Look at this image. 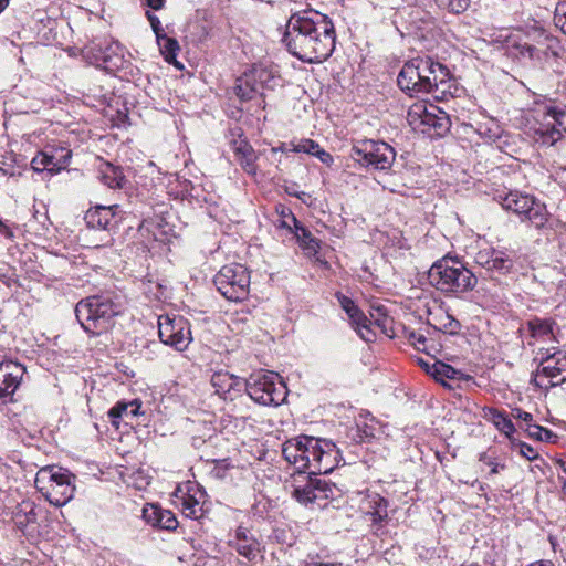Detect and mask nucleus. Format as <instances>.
I'll use <instances>...</instances> for the list:
<instances>
[{"label":"nucleus","instance_id":"nucleus-25","mask_svg":"<svg viewBox=\"0 0 566 566\" xmlns=\"http://www.w3.org/2000/svg\"><path fill=\"white\" fill-rule=\"evenodd\" d=\"M289 218L293 222L294 226V234L300 247L307 255H314L319 250V240H317L310 230L301 224V222L294 217V214L289 211Z\"/></svg>","mask_w":566,"mask_h":566},{"label":"nucleus","instance_id":"nucleus-59","mask_svg":"<svg viewBox=\"0 0 566 566\" xmlns=\"http://www.w3.org/2000/svg\"><path fill=\"white\" fill-rule=\"evenodd\" d=\"M374 437V430L369 428L368 426H365L363 429V434H359L360 441H363L365 438H373Z\"/></svg>","mask_w":566,"mask_h":566},{"label":"nucleus","instance_id":"nucleus-52","mask_svg":"<svg viewBox=\"0 0 566 566\" xmlns=\"http://www.w3.org/2000/svg\"><path fill=\"white\" fill-rule=\"evenodd\" d=\"M409 339L412 342V344L420 350L422 349L421 346L424 345L427 338L424 335L416 332H411L409 335Z\"/></svg>","mask_w":566,"mask_h":566},{"label":"nucleus","instance_id":"nucleus-32","mask_svg":"<svg viewBox=\"0 0 566 566\" xmlns=\"http://www.w3.org/2000/svg\"><path fill=\"white\" fill-rule=\"evenodd\" d=\"M513 260L505 252L494 249L489 271L506 273L513 268Z\"/></svg>","mask_w":566,"mask_h":566},{"label":"nucleus","instance_id":"nucleus-43","mask_svg":"<svg viewBox=\"0 0 566 566\" xmlns=\"http://www.w3.org/2000/svg\"><path fill=\"white\" fill-rule=\"evenodd\" d=\"M527 431L531 437L539 441H549L554 437L551 430L538 424H530Z\"/></svg>","mask_w":566,"mask_h":566},{"label":"nucleus","instance_id":"nucleus-56","mask_svg":"<svg viewBox=\"0 0 566 566\" xmlns=\"http://www.w3.org/2000/svg\"><path fill=\"white\" fill-rule=\"evenodd\" d=\"M282 218L283 219L280 221V227L286 228L290 231L294 232V226L292 227L293 222L289 218V212L287 213L282 212Z\"/></svg>","mask_w":566,"mask_h":566},{"label":"nucleus","instance_id":"nucleus-33","mask_svg":"<svg viewBox=\"0 0 566 566\" xmlns=\"http://www.w3.org/2000/svg\"><path fill=\"white\" fill-rule=\"evenodd\" d=\"M160 46V51L165 56V60L169 63H172L176 59L177 52L179 51V43L176 39L167 36L165 33L160 38V42H158Z\"/></svg>","mask_w":566,"mask_h":566},{"label":"nucleus","instance_id":"nucleus-5","mask_svg":"<svg viewBox=\"0 0 566 566\" xmlns=\"http://www.w3.org/2000/svg\"><path fill=\"white\" fill-rule=\"evenodd\" d=\"M120 305L109 296L95 295L80 301L75 306V316L82 328L91 336H99L111 331Z\"/></svg>","mask_w":566,"mask_h":566},{"label":"nucleus","instance_id":"nucleus-58","mask_svg":"<svg viewBox=\"0 0 566 566\" xmlns=\"http://www.w3.org/2000/svg\"><path fill=\"white\" fill-rule=\"evenodd\" d=\"M148 7L154 10H159L163 8L165 0H146Z\"/></svg>","mask_w":566,"mask_h":566},{"label":"nucleus","instance_id":"nucleus-15","mask_svg":"<svg viewBox=\"0 0 566 566\" xmlns=\"http://www.w3.org/2000/svg\"><path fill=\"white\" fill-rule=\"evenodd\" d=\"M555 40L544 32L535 34L534 42H522L515 45L516 56L534 63L547 60Z\"/></svg>","mask_w":566,"mask_h":566},{"label":"nucleus","instance_id":"nucleus-34","mask_svg":"<svg viewBox=\"0 0 566 566\" xmlns=\"http://www.w3.org/2000/svg\"><path fill=\"white\" fill-rule=\"evenodd\" d=\"M181 500L182 513L185 516L196 520L202 516V506L192 495H185Z\"/></svg>","mask_w":566,"mask_h":566},{"label":"nucleus","instance_id":"nucleus-60","mask_svg":"<svg viewBox=\"0 0 566 566\" xmlns=\"http://www.w3.org/2000/svg\"><path fill=\"white\" fill-rule=\"evenodd\" d=\"M527 566H553V564L551 562L541 560V562L532 563Z\"/></svg>","mask_w":566,"mask_h":566},{"label":"nucleus","instance_id":"nucleus-24","mask_svg":"<svg viewBox=\"0 0 566 566\" xmlns=\"http://www.w3.org/2000/svg\"><path fill=\"white\" fill-rule=\"evenodd\" d=\"M142 402L138 399L132 401H118L108 410V418L113 427L119 428L123 418H134L140 415Z\"/></svg>","mask_w":566,"mask_h":566},{"label":"nucleus","instance_id":"nucleus-3","mask_svg":"<svg viewBox=\"0 0 566 566\" xmlns=\"http://www.w3.org/2000/svg\"><path fill=\"white\" fill-rule=\"evenodd\" d=\"M449 70L430 56H418L407 62L398 74L399 87L409 93L444 95L451 87Z\"/></svg>","mask_w":566,"mask_h":566},{"label":"nucleus","instance_id":"nucleus-45","mask_svg":"<svg viewBox=\"0 0 566 566\" xmlns=\"http://www.w3.org/2000/svg\"><path fill=\"white\" fill-rule=\"evenodd\" d=\"M319 147L317 143L312 139H303L301 140L294 148L297 153H306L314 156L316 149Z\"/></svg>","mask_w":566,"mask_h":566},{"label":"nucleus","instance_id":"nucleus-19","mask_svg":"<svg viewBox=\"0 0 566 566\" xmlns=\"http://www.w3.org/2000/svg\"><path fill=\"white\" fill-rule=\"evenodd\" d=\"M230 547L248 560H253L260 553V544L251 532L239 526L235 531L234 537L229 541Z\"/></svg>","mask_w":566,"mask_h":566},{"label":"nucleus","instance_id":"nucleus-12","mask_svg":"<svg viewBox=\"0 0 566 566\" xmlns=\"http://www.w3.org/2000/svg\"><path fill=\"white\" fill-rule=\"evenodd\" d=\"M158 335L163 344L178 352L187 349L192 339L188 322L182 317L168 315L158 317Z\"/></svg>","mask_w":566,"mask_h":566},{"label":"nucleus","instance_id":"nucleus-4","mask_svg":"<svg viewBox=\"0 0 566 566\" xmlns=\"http://www.w3.org/2000/svg\"><path fill=\"white\" fill-rule=\"evenodd\" d=\"M429 283L444 294H461L472 291L476 276L463 263L449 254L437 260L428 271Z\"/></svg>","mask_w":566,"mask_h":566},{"label":"nucleus","instance_id":"nucleus-40","mask_svg":"<svg viewBox=\"0 0 566 566\" xmlns=\"http://www.w3.org/2000/svg\"><path fill=\"white\" fill-rule=\"evenodd\" d=\"M245 76L238 78V83L234 87L237 96L242 101H249L253 97L254 93H258L256 90H252V83L248 86L245 83Z\"/></svg>","mask_w":566,"mask_h":566},{"label":"nucleus","instance_id":"nucleus-53","mask_svg":"<svg viewBox=\"0 0 566 566\" xmlns=\"http://www.w3.org/2000/svg\"><path fill=\"white\" fill-rule=\"evenodd\" d=\"M314 156L317 157L323 164L331 165L333 163L332 155L322 149L321 147L316 149Z\"/></svg>","mask_w":566,"mask_h":566},{"label":"nucleus","instance_id":"nucleus-9","mask_svg":"<svg viewBox=\"0 0 566 566\" xmlns=\"http://www.w3.org/2000/svg\"><path fill=\"white\" fill-rule=\"evenodd\" d=\"M352 158L364 167L387 170L395 161L396 151L385 142L364 139L353 146Z\"/></svg>","mask_w":566,"mask_h":566},{"label":"nucleus","instance_id":"nucleus-20","mask_svg":"<svg viewBox=\"0 0 566 566\" xmlns=\"http://www.w3.org/2000/svg\"><path fill=\"white\" fill-rule=\"evenodd\" d=\"M252 82V90H274L280 84L276 72L264 65H255L250 73L245 74L244 83L249 86Z\"/></svg>","mask_w":566,"mask_h":566},{"label":"nucleus","instance_id":"nucleus-11","mask_svg":"<svg viewBox=\"0 0 566 566\" xmlns=\"http://www.w3.org/2000/svg\"><path fill=\"white\" fill-rule=\"evenodd\" d=\"M565 116L566 112L555 106H545L542 113L537 111V117L541 119L536 118L530 128L534 142L543 146H553L557 143L563 136L559 127L563 126Z\"/></svg>","mask_w":566,"mask_h":566},{"label":"nucleus","instance_id":"nucleus-38","mask_svg":"<svg viewBox=\"0 0 566 566\" xmlns=\"http://www.w3.org/2000/svg\"><path fill=\"white\" fill-rule=\"evenodd\" d=\"M163 511L164 509L160 506L150 504L143 510V517L148 524L158 527V524L160 523L159 513Z\"/></svg>","mask_w":566,"mask_h":566},{"label":"nucleus","instance_id":"nucleus-46","mask_svg":"<svg viewBox=\"0 0 566 566\" xmlns=\"http://www.w3.org/2000/svg\"><path fill=\"white\" fill-rule=\"evenodd\" d=\"M216 464L211 470L210 474L218 480H222L226 478L227 471L229 469V463L226 459L214 461Z\"/></svg>","mask_w":566,"mask_h":566},{"label":"nucleus","instance_id":"nucleus-62","mask_svg":"<svg viewBox=\"0 0 566 566\" xmlns=\"http://www.w3.org/2000/svg\"><path fill=\"white\" fill-rule=\"evenodd\" d=\"M560 486H562L563 497L566 499V482H563V484H560Z\"/></svg>","mask_w":566,"mask_h":566},{"label":"nucleus","instance_id":"nucleus-41","mask_svg":"<svg viewBox=\"0 0 566 566\" xmlns=\"http://www.w3.org/2000/svg\"><path fill=\"white\" fill-rule=\"evenodd\" d=\"M160 523L158 524L159 528L172 531L178 526V521L175 516V514L169 511L165 510L159 513Z\"/></svg>","mask_w":566,"mask_h":566},{"label":"nucleus","instance_id":"nucleus-16","mask_svg":"<svg viewBox=\"0 0 566 566\" xmlns=\"http://www.w3.org/2000/svg\"><path fill=\"white\" fill-rule=\"evenodd\" d=\"M119 206H97L94 209H90L86 211L84 220L88 228L112 231L114 230L119 221L122 220V216H119Z\"/></svg>","mask_w":566,"mask_h":566},{"label":"nucleus","instance_id":"nucleus-47","mask_svg":"<svg viewBox=\"0 0 566 566\" xmlns=\"http://www.w3.org/2000/svg\"><path fill=\"white\" fill-rule=\"evenodd\" d=\"M516 448L518 449L520 454L527 460L532 461L538 458L537 451L528 443L518 442Z\"/></svg>","mask_w":566,"mask_h":566},{"label":"nucleus","instance_id":"nucleus-22","mask_svg":"<svg viewBox=\"0 0 566 566\" xmlns=\"http://www.w3.org/2000/svg\"><path fill=\"white\" fill-rule=\"evenodd\" d=\"M211 385L214 388L216 394L223 397L224 399H233L232 394H237L241 390L242 381L239 377L228 371H216L211 376Z\"/></svg>","mask_w":566,"mask_h":566},{"label":"nucleus","instance_id":"nucleus-1","mask_svg":"<svg viewBox=\"0 0 566 566\" xmlns=\"http://www.w3.org/2000/svg\"><path fill=\"white\" fill-rule=\"evenodd\" d=\"M287 51L306 63H322L335 50L336 33L332 19L313 9L293 13L282 39Z\"/></svg>","mask_w":566,"mask_h":566},{"label":"nucleus","instance_id":"nucleus-7","mask_svg":"<svg viewBox=\"0 0 566 566\" xmlns=\"http://www.w3.org/2000/svg\"><path fill=\"white\" fill-rule=\"evenodd\" d=\"M244 386L249 397L263 406H279L287 395L285 384L273 371L254 373L245 380Z\"/></svg>","mask_w":566,"mask_h":566},{"label":"nucleus","instance_id":"nucleus-37","mask_svg":"<svg viewBox=\"0 0 566 566\" xmlns=\"http://www.w3.org/2000/svg\"><path fill=\"white\" fill-rule=\"evenodd\" d=\"M439 8L460 14L468 10L471 0H434Z\"/></svg>","mask_w":566,"mask_h":566},{"label":"nucleus","instance_id":"nucleus-49","mask_svg":"<svg viewBox=\"0 0 566 566\" xmlns=\"http://www.w3.org/2000/svg\"><path fill=\"white\" fill-rule=\"evenodd\" d=\"M337 300L347 315H349L350 313L355 312V310L358 308L349 297L343 294H337Z\"/></svg>","mask_w":566,"mask_h":566},{"label":"nucleus","instance_id":"nucleus-54","mask_svg":"<svg viewBox=\"0 0 566 566\" xmlns=\"http://www.w3.org/2000/svg\"><path fill=\"white\" fill-rule=\"evenodd\" d=\"M448 318H449V323L444 325L446 331L449 334H457L460 329V323L452 317H448Z\"/></svg>","mask_w":566,"mask_h":566},{"label":"nucleus","instance_id":"nucleus-51","mask_svg":"<svg viewBox=\"0 0 566 566\" xmlns=\"http://www.w3.org/2000/svg\"><path fill=\"white\" fill-rule=\"evenodd\" d=\"M513 416H514V418L520 419L523 422H525L528 427H530V424H532L531 422L533 420V416L530 412H526L522 409H515V410H513Z\"/></svg>","mask_w":566,"mask_h":566},{"label":"nucleus","instance_id":"nucleus-17","mask_svg":"<svg viewBox=\"0 0 566 566\" xmlns=\"http://www.w3.org/2000/svg\"><path fill=\"white\" fill-rule=\"evenodd\" d=\"M363 510L370 521V527L376 536L384 534V523L388 520V501L378 493H371L363 502Z\"/></svg>","mask_w":566,"mask_h":566},{"label":"nucleus","instance_id":"nucleus-31","mask_svg":"<svg viewBox=\"0 0 566 566\" xmlns=\"http://www.w3.org/2000/svg\"><path fill=\"white\" fill-rule=\"evenodd\" d=\"M489 415L496 429L504 433L506 437H511L514 433L515 427L513 422L503 412L497 409L490 408Z\"/></svg>","mask_w":566,"mask_h":566},{"label":"nucleus","instance_id":"nucleus-63","mask_svg":"<svg viewBox=\"0 0 566 566\" xmlns=\"http://www.w3.org/2000/svg\"><path fill=\"white\" fill-rule=\"evenodd\" d=\"M479 490L480 491H485L486 490V486L482 483H479Z\"/></svg>","mask_w":566,"mask_h":566},{"label":"nucleus","instance_id":"nucleus-39","mask_svg":"<svg viewBox=\"0 0 566 566\" xmlns=\"http://www.w3.org/2000/svg\"><path fill=\"white\" fill-rule=\"evenodd\" d=\"M554 22L555 25L566 34V0H562L557 3L554 13Z\"/></svg>","mask_w":566,"mask_h":566},{"label":"nucleus","instance_id":"nucleus-21","mask_svg":"<svg viewBox=\"0 0 566 566\" xmlns=\"http://www.w3.org/2000/svg\"><path fill=\"white\" fill-rule=\"evenodd\" d=\"M408 117L412 124H415L416 119H420V124L433 127L439 130V133L448 129V118L447 116L440 112V116L428 111V108L422 104H415L408 112Z\"/></svg>","mask_w":566,"mask_h":566},{"label":"nucleus","instance_id":"nucleus-18","mask_svg":"<svg viewBox=\"0 0 566 566\" xmlns=\"http://www.w3.org/2000/svg\"><path fill=\"white\" fill-rule=\"evenodd\" d=\"M25 368L23 365L4 360L0 363V398L11 397L19 388Z\"/></svg>","mask_w":566,"mask_h":566},{"label":"nucleus","instance_id":"nucleus-57","mask_svg":"<svg viewBox=\"0 0 566 566\" xmlns=\"http://www.w3.org/2000/svg\"><path fill=\"white\" fill-rule=\"evenodd\" d=\"M418 364L424 369V371L427 374H429L430 376H432L434 378V373H433V368H432L433 363L424 361L422 358H419Z\"/></svg>","mask_w":566,"mask_h":566},{"label":"nucleus","instance_id":"nucleus-23","mask_svg":"<svg viewBox=\"0 0 566 566\" xmlns=\"http://www.w3.org/2000/svg\"><path fill=\"white\" fill-rule=\"evenodd\" d=\"M96 48L98 50L96 60L102 62L105 69L113 70L123 66L124 49L118 42L98 43Z\"/></svg>","mask_w":566,"mask_h":566},{"label":"nucleus","instance_id":"nucleus-6","mask_svg":"<svg viewBox=\"0 0 566 566\" xmlns=\"http://www.w3.org/2000/svg\"><path fill=\"white\" fill-rule=\"evenodd\" d=\"M75 475L69 470L46 465L41 468L34 479L36 490L54 506L67 504L75 492Z\"/></svg>","mask_w":566,"mask_h":566},{"label":"nucleus","instance_id":"nucleus-29","mask_svg":"<svg viewBox=\"0 0 566 566\" xmlns=\"http://www.w3.org/2000/svg\"><path fill=\"white\" fill-rule=\"evenodd\" d=\"M554 325L555 322L553 319H543L539 317H533L526 322V327L531 336L537 339L552 336Z\"/></svg>","mask_w":566,"mask_h":566},{"label":"nucleus","instance_id":"nucleus-10","mask_svg":"<svg viewBox=\"0 0 566 566\" xmlns=\"http://www.w3.org/2000/svg\"><path fill=\"white\" fill-rule=\"evenodd\" d=\"M502 207L527 220L534 227L542 228L547 221L546 207L534 197L518 191H510L501 201Z\"/></svg>","mask_w":566,"mask_h":566},{"label":"nucleus","instance_id":"nucleus-26","mask_svg":"<svg viewBox=\"0 0 566 566\" xmlns=\"http://www.w3.org/2000/svg\"><path fill=\"white\" fill-rule=\"evenodd\" d=\"M44 160L48 165V171L56 174L64 169L71 159V150L64 147H46L42 150Z\"/></svg>","mask_w":566,"mask_h":566},{"label":"nucleus","instance_id":"nucleus-61","mask_svg":"<svg viewBox=\"0 0 566 566\" xmlns=\"http://www.w3.org/2000/svg\"><path fill=\"white\" fill-rule=\"evenodd\" d=\"M9 0H0V13L8 7Z\"/></svg>","mask_w":566,"mask_h":566},{"label":"nucleus","instance_id":"nucleus-35","mask_svg":"<svg viewBox=\"0 0 566 566\" xmlns=\"http://www.w3.org/2000/svg\"><path fill=\"white\" fill-rule=\"evenodd\" d=\"M478 133L488 142H495L502 135V129L496 122L490 120L485 124H480Z\"/></svg>","mask_w":566,"mask_h":566},{"label":"nucleus","instance_id":"nucleus-64","mask_svg":"<svg viewBox=\"0 0 566 566\" xmlns=\"http://www.w3.org/2000/svg\"><path fill=\"white\" fill-rule=\"evenodd\" d=\"M564 92L566 94V80H565V84H564Z\"/></svg>","mask_w":566,"mask_h":566},{"label":"nucleus","instance_id":"nucleus-42","mask_svg":"<svg viewBox=\"0 0 566 566\" xmlns=\"http://www.w3.org/2000/svg\"><path fill=\"white\" fill-rule=\"evenodd\" d=\"M348 317L350 318L352 324L355 325L356 328H358L360 336L363 338H366L365 334L361 331L363 328H365L367 332H369L367 327L368 319L365 316V314L359 308H357L355 310V312L350 313Z\"/></svg>","mask_w":566,"mask_h":566},{"label":"nucleus","instance_id":"nucleus-55","mask_svg":"<svg viewBox=\"0 0 566 566\" xmlns=\"http://www.w3.org/2000/svg\"><path fill=\"white\" fill-rule=\"evenodd\" d=\"M304 566H344L342 563H335V562H332V563H323V562H319L315 558H311L310 560H306L304 563Z\"/></svg>","mask_w":566,"mask_h":566},{"label":"nucleus","instance_id":"nucleus-27","mask_svg":"<svg viewBox=\"0 0 566 566\" xmlns=\"http://www.w3.org/2000/svg\"><path fill=\"white\" fill-rule=\"evenodd\" d=\"M233 151L239 160L241 167L248 172V174H255L256 168L254 160L256 158L255 153L253 148L249 145V143L244 139L234 140L233 142Z\"/></svg>","mask_w":566,"mask_h":566},{"label":"nucleus","instance_id":"nucleus-2","mask_svg":"<svg viewBox=\"0 0 566 566\" xmlns=\"http://www.w3.org/2000/svg\"><path fill=\"white\" fill-rule=\"evenodd\" d=\"M282 454L300 472L327 474L334 470L340 459L336 444L327 439L300 436L283 443Z\"/></svg>","mask_w":566,"mask_h":566},{"label":"nucleus","instance_id":"nucleus-30","mask_svg":"<svg viewBox=\"0 0 566 566\" xmlns=\"http://www.w3.org/2000/svg\"><path fill=\"white\" fill-rule=\"evenodd\" d=\"M432 368L434 373V379L444 386L447 385L444 381L446 379H460L463 376L460 370L439 360L433 361Z\"/></svg>","mask_w":566,"mask_h":566},{"label":"nucleus","instance_id":"nucleus-36","mask_svg":"<svg viewBox=\"0 0 566 566\" xmlns=\"http://www.w3.org/2000/svg\"><path fill=\"white\" fill-rule=\"evenodd\" d=\"M479 461L490 468L489 473L485 475L489 480H492L493 475L499 474L501 471L506 469L505 463L500 462L496 458H493L485 452L479 455Z\"/></svg>","mask_w":566,"mask_h":566},{"label":"nucleus","instance_id":"nucleus-50","mask_svg":"<svg viewBox=\"0 0 566 566\" xmlns=\"http://www.w3.org/2000/svg\"><path fill=\"white\" fill-rule=\"evenodd\" d=\"M31 167L34 171H48V165L44 160V154L43 151L38 153V155L32 159Z\"/></svg>","mask_w":566,"mask_h":566},{"label":"nucleus","instance_id":"nucleus-14","mask_svg":"<svg viewBox=\"0 0 566 566\" xmlns=\"http://www.w3.org/2000/svg\"><path fill=\"white\" fill-rule=\"evenodd\" d=\"M332 489L329 484L314 474L300 475L295 479L292 495L301 504L308 505L317 500L329 497Z\"/></svg>","mask_w":566,"mask_h":566},{"label":"nucleus","instance_id":"nucleus-48","mask_svg":"<svg viewBox=\"0 0 566 566\" xmlns=\"http://www.w3.org/2000/svg\"><path fill=\"white\" fill-rule=\"evenodd\" d=\"M147 18L150 22L151 29L156 34L157 41L160 42V38L164 34V29L161 28V23L158 17L147 12Z\"/></svg>","mask_w":566,"mask_h":566},{"label":"nucleus","instance_id":"nucleus-13","mask_svg":"<svg viewBox=\"0 0 566 566\" xmlns=\"http://www.w3.org/2000/svg\"><path fill=\"white\" fill-rule=\"evenodd\" d=\"M541 357V363L533 374V382L541 388L555 387L566 380V358H556L549 355Z\"/></svg>","mask_w":566,"mask_h":566},{"label":"nucleus","instance_id":"nucleus-44","mask_svg":"<svg viewBox=\"0 0 566 566\" xmlns=\"http://www.w3.org/2000/svg\"><path fill=\"white\" fill-rule=\"evenodd\" d=\"M493 254H494V249L481 250L475 254V258H474L475 263L478 265H480L481 268L485 269L486 271H489L491 259H492Z\"/></svg>","mask_w":566,"mask_h":566},{"label":"nucleus","instance_id":"nucleus-28","mask_svg":"<svg viewBox=\"0 0 566 566\" xmlns=\"http://www.w3.org/2000/svg\"><path fill=\"white\" fill-rule=\"evenodd\" d=\"M101 180L104 185L112 189H123L127 184V179L123 174L120 167L114 166L109 163L101 168Z\"/></svg>","mask_w":566,"mask_h":566},{"label":"nucleus","instance_id":"nucleus-8","mask_svg":"<svg viewBox=\"0 0 566 566\" xmlns=\"http://www.w3.org/2000/svg\"><path fill=\"white\" fill-rule=\"evenodd\" d=\"M213 283L223 297L232 302H241L249 295L251 276L247 266L231 263L219 270L213 277Z\"/></svg>","mask_w":566,"mask_h":566}]
</instances>
